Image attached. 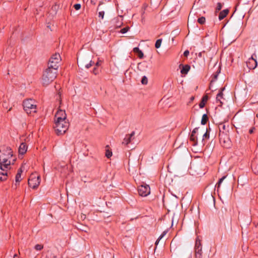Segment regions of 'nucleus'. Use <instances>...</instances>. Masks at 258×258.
Listing matches in <instances>:
<instances>
[{
  "label": "nucleus",
  "instance_id": "obj_1",
  "mask_svg": "<svg viewBox=\"0 0 258 258\" xmlns=\"http://www.w3.org/2000/svg\"><path fill=\"white\" fill-rule=\"evenodd\" d=\"M16 160L12 149L5 145L0 146V165L6 168H11Z\"/></svg>",
  "mask_w": 258,
  "mask_h": 258
},
{
  "label": "nucleus",
  "instance_id": "obj_2",
  "mask_svg": "<svg viewBox=\"0 0 258 258\" xmlns=\"http://www.w3.org/2000/svg\"><path fill=\"white\" fill-rule=\"evenodd\" d=\"M57 71L47 68L44 72L42 83L43 86H47L51 83L57 77Z\"/></svg>",
  "mask_w": 258,
  "mask_h": 258
},
{
  "label": "nucleus",
  "instance_id": "obj_3",
  "mask_svg": "<svg viewBox=\"0 0 258 258\" xmlns=\"http://www.w3.org/2000/svg\"><path fill=\"white\" fill-rule=\"evenodd\" d=\"M69 126V122L68 119L54 121V128L57 135L64 134Z\"/></svg>",
  "mask_w": 258,
  "mask_h": 258
},
{
  "label": "nucleus",
  "instance_id": "obj_4",
  "mask_svg": "<svg viewBox=\"0 0 258 258\" xmlns=\"http://www.w3.org/2000/svg\"><path fill=\"white\" fill-rule=\"evenodd\" d=\"M24 109L28 114H31L36 112V105L32 99L25 100L23 102Z\"/></svg>",
  "mask_w": 258,
  "mask_h": 258
},
{
  "label": "nucleus",
  "instance_id": "obj_5",
  "mask_svg": "<svg viewBox=\"0 0 258 258\" xmlns=\"http://www.w3.org/2000/svg\"><path fill=\"white\" fill-rule=\"evenodd\" d=\"M61 60V57L59 53H55L53 54L50 58L48 63V68L57 71L58 64Z\"/></svg>",
  "mask_w": 258,
  "mask_h": 258
},
{
  "label": "nucleus",
  "instance_id": "obj_6",
  "mask_svg": "<svg viewBox=\"0 0 258 258\" xmlns=\"http://www.w3.org/2000/svg\"><path fill=\"white\" fill-rule=\"evenodd\" d=\"M77 63L79 67H85L86 69L90 68L94 63L92 61L91 56L90 55H85L81 57L79 59L78 58Z\"/></svg>",
  "mask_w": 258,
  "mask_h": 258
},
{
  "label": "nucleus",
  "instance_id": "obj_7",
  "mask_svg": "<svg viewBox=\"0 0 258 258\" xmlns=\"http://www.w3.org/2000/svg\"><path fill=\"white\" fill-rule=\"evenodd\" d=\"M40 183V176L36 173H32L28 179V185L33 189L38 187Z\"/></svg>",
  "mask_w": 258,
  "mask_h": 258
},
{
  "label": "nucleus",
  "instance_id": "obj_8",
  "mask_svg": "<svg viewBox=\"0 0 258 258\" xmlns=\"http://www.w3.org/2000/svg\"><path fill=\"white\" fill-rule=\"evenodd\" d=\"M219 136L220 143L224 147L228 148L230 143L229 133H219Z\"/></svg>",
  "mask_w": 258,
  "mask_h": 258
},
{
  "label": "nucleus",
  "instance_id": "obj_9",
  "mask_svg": "<svg viewBox=\"0 0 258 258\" xmlns=\"http://www.w3.org/2000/svg\"><path fill=\"white\" fill-rule=\"evenodd\" d=\"M247 67L250 70H253L257 67L256 55L254 53L252 54L248 60L246 62Z\"/></svg>",
  "mask_w": 258,
  "mask_h": 258
},
{
  "label": "nucleus",
  "instance_id": "obj_10",
  "mask_svg": "<svg viewBox=\"0 0 258 258\" xmlns=\"http://www.w3.org/2000/svg\"><path fill=\"white\" fill-rule=\"evenodd\" d=\"M195 257L202 258V247L201 240L197 239L195 246Z\"/></svg>",
  "mask_w": 258,
  "mask_h": 258
},
{
  "label": "nucleus",
  "instance_id": "obj_11",
  "mask_svg": "<svg viewBox=\"0 0 258 258\" xmlns=\"http://www.w3.org/2000/svg\"><path fill=\"white\" fill-rule=\"evenodd\" d=\"M138 192L140 196L146 197L150 193V188L148 185H142L138 188Z\"/></svg>",
  "mask_w": 258,
  "mask_h": 258
},
{
  "label": "nucleus",
  "instance_id": "obj_12",
  "mask_svg": "<svg viewBox=\"0 0 258 258\" xmlns=\"http://www.w3.org/2000/svg\"><path fill=\"white\" fill-rule=\"evenodd\" d=\"M10 168L4 167L3 165H0V181L6 180L9 175L8 170Z\"/></svg>",
  "mask_w": 258,
  "mask_h": 258
},
{
  "label": "nucleus",
  "instance_id": "obj_13",
  "mask_svg": "<svg viewBox=\"0 0 258 258\" xmlns=\"http://www.w3.org/2000/svg\"><path fill=\"white\" fill-rule=\"evenodd\" d=\"M67 119V114L65 110L58 109L55 114L54 121H59Z\"/></svg>",
  "mask_w": 258,
  "mask_h": 258
},
{
  "label": "nucleus",
  "instance_id": "obj_14",
  "mask_svg": "<svg viewBox=\"0 0 258 258\" xmlns=\"http://www.w3.org/2000/svg\"><path fill=\"white\" fill-rule=\"evenodd\" d=\"M219 133H229V126L225 123H221L219 124Z\"/></svg>",
  "mask_w": 258,
  "mask_h": 258
},
{
  "label": "nucleus",
  "instance_id": "obj_15",
  "mask_svg": "<svg viewBox=\"0 0 258 258\" xmlns=\"http://www.w3.org/2000/svg\"><path fill=\"white\" fill-rule=\"evenodd\" d=\"M135 134V132H132V133L131 134L126 135V136L125 137L123 140L122 144L126 146L129 143H131L132 140L133 139V137L134 136Z\"/></svg>",
  "mask_w": 258,
  "mask_h": 258
},
{
  "label": "nucleus",
  "instance_id": "obj_16",
  "mask_svg": "<svg viewBox=\"0 0 258 258\" xmlns=\"http://www.w3.org/2000/svg\"><path fill=\"white\" fill-rule=\"evenodd\" d=\"M251 167L255 174L258 173V158H256L252 161Z\"/></svg>",
  "mask_w": 258,
  "mask_h": 258
},
{
  "label": "nucleus",
  "instance_id": "obj_17",
  "mask_svg": "<svg viewBox=\"0 0 258 258\" xmlns=\"http://www.w3.org/2000/svg\"><path fill=\"white\" fill-rule=\"evenodd\" d=\"M224 90H225V87H223V88H221L219 91V92L218 93V94L217 95V96H216V102L217 103L219 102L220 103V105H221L223 103L221 101V99L223 98V92Z\"/></svg>",
  "mask_w": 258,
  "mask_h": 258
},
{
  "label": "nucleus",
  "instance_id": "obj_18",
  "mask_svg": "<svg viewBox=\"0 0 258 258\" xmlns=\"http://www.w3.org/2000/svg\"><path fill=\"white\" fill-rule=\"evenodd\" d=\"M27 151V146L24 143H22L19 146V153L20 154L23 155Z\"/></svg>",
  "mask_w": 258,
  "mask_h": 258
},
{
  "label": "nucleus",
  "instance_id": "obj_19",
  "mask_svg": "<svg viewBox=\"0 0 258 258\" xmlns=\"http://www.w3.org/2000/svg\"><path fill=\"white\" fill-rule=\"evenodd\" d=\"M190 69V67L188 64H185L182 66V68L180 71V73L181 74L186 75L189 72Z\"/></svg>",
  "mask_w": 258,
  "mask_h": 258
},
{
  "label": "nucleus",
  "instance_id": "obj_20",
  "mask_svg": "<svg viewBox=\"0 0 258 258\" xmlns=\"http://www.w3.org/2000/svg\"><path fill=\"white\" fill-rule=\"evenodd\" d=\"M229 13V10L228 9L224 10L220 12L219 15V19L220 20H222L224 18L226 17Z\"/></svg>",
  "mask_w": 258,
  "mask_h": 258
},
{
  "label": "nucleus",
  "instance_id": "obj_21",
  "mask_svg": "<svg viewBox=\"0 0 258 258\" xmlns=\"http://www.w3.org/2000/svg\"><path fill=\"white\" fill-rule=\"evenodd\" d=\"M23 172V170L21 168H19L18 170V172H17V174L16 175V177H15V181L16 182H19L22 178H21V174Z\"/></svg>",
  "mask_w": 258,
  "mask_h": 258
},
{
  "label": "nucleus",
  "instance_id": "obj_22",
  "mask_svg": "<svg viewBox=\"0 0 258 258\" xmlns=\"http://www.w3.org/2000/svg\"><path fill=\"white\" fill-rule=\"evenodd\" d=\"M208 100V97L207 95L203 97L202 100L199 104V106L201 108H202L205 106V104L207 102Z\"/></svg>",
  "mask_w": 258,
  "mask_h": 258
},
{
  "label": "nucleus",
  "instance_id": "obj_23",
  "mask_svg": "<svg viewBox=\"0 0 258 258\" xmlns=\"http://www.w3.org/2000/svg\"><path fill=\"white\" fill-rule=\"evenodd\" d=\"M133 51L138 54V56L140 58H142L143 57L144 53L138 47H135L133 49Z\"/></svg>",
  "mask_w": 258,
  "mask_h": 258
},
{
  "label": "nucleus",
  "instance_id": "obj_24",
  "mask_svg": "<svg viewBox=\"0 0 258 258\" xmlns=\"http://www.w3.org/2000/svg\"><path fill=\"white\" fill-rule=\"evenodd\" d=\"M208 120V117L207 116V115L206 114H204L203 116H202V120H201V124H205L207 121Z\"/></svg>",
  "mask_w": 258,
  "mask_h": 258
},
{
  "label": "nucleus",
  "instance_id": "obj_25",
  "mask_svg": "<svg viewBox=\"0 0 258 258\" xmlns=\"http://www.w3.org/2000/svg\"><path fill=\"white\" fill-rule=\"evenodd\" d=\"M190 140L194 142L195 143V145L197 144V137L195 134H191Z\"/></svg>",
  "mask_w": 258,
  "mask_h": 258
},
{
  "label": "nucleus",
  "instance_id": "obj_26",
  "mask_svg": "<svg viewBox=\"0 0 258 258\" xmlns=\"http://www.w3.org/2000/svg\"><path fill=\"white\" fill-rule=\"evenodd\" d=\"M226 177V176H223L222 178H221L219 181L218 182V183H217V184L216 185V187L217 188V189H218V188L220 187V185L221 184V183L222 182V181L225 179V178Z\"/></svg>",
  "mask_w": 258,
  "mask_h": 258
},
{
  "label": "nucleus",
  "instance_id": "obj_27",
  "mask_svg": "<svg viewBox=\"0 0 258 258\" xmlns=\"http://www.w3.org/2000/svg\"><path fill=\"white\" fill-rule=\"evenodd\" d=\"M206 22V18L204 17H201L198 19V22L200 24H204Z\"/></svg>",
  "mask_w": 258,
  "mask_h": 258
},
{
  "label": "nucleus",
  "instance_id": "obj_28",
  "mask_svg": "<svg viewBox=\"0 0 258 258\" xmlns=\"http://www.w3.org/2000/svg\"><path fill=\"white\" fill-rule=\"evenodd\" d=\"M162 41V39H159L156 41L155 46L156 48H159L161 46Z\"/></svg>",
  "mask_w": 258,
  "mask_h": 258
},
{
  "label": "nucleus",
  "instance_id": "obj_29",
  "mask_svg": "<svg viewBox=\"0 0 258 258\" xmlns=\"http://www.w3.org/2000/svg\"><path fill=\"white\" fill-rule=\"evenodd\" d=\"M219 73L218 71H217L215 74H213L212 75V80H211V82H213L215 81L216 80H217Z\"/></svg>",
  "mask_w": 258,
  "mask_h": 258
},
{
  "label": "nucleus",
  "instance_id": "obj_30",
  "mask_svg": "<svg viewBox=\"0 0 258 258\" xmlns=\"http://www.w3.org/2000/svg\"><path fill=\"white\" fill-rule=\"evenodd\" d=\"M166 231H164L163 232V233L159 237V238H158V239L156 240V242H155V244L156 245H157L159 242V241L162 238V237L166 234Z\"/></svg>",
  "mask_w": 258,
  "mask_h": 258
},
{
  "label": "nucleus",
  "instance_id": "obj_31",
  "mask_svg": "<svg viewBox=\"0 0 258 258\" xmlns=\"http://www.w3.org/2000/svg\"><path fill=\"white\" fill-rule=\"evenodd\" d=\"M130 29L129 27H125L122 29H121L120 31V32L122 34H124L126 33Z\"/></svg>",
  "mask_w": 258,
  "mask_h": 258
},
{
  "label": "nucleus",
  "instance_id": "obj_32",
  "mask_svg": "<svg viewBox=\"0 0 258 258\" xmlns=\"http://www.w3.org/2000/svg\"><path fill=\"white\" fill-rule=\"evenodd\" d=\"M142 84L146 85L148 83V79L146 76H144L141 80Z\"/></svg>",
  "mask_w": 258,
  "mask_h": 258
},
{
  "label": "nucleus",
  "instance_id": "obj_33",
  "mask_svg": "<svg viewBox=\"0 0 258 258\" xmlns=\"http://www.w3.org/2000/svg\"><path fill=\"white\" fill-rule=\"evenodd\" d=\"M105 156L108 158H110L112 156V152L109 150H106Z\"/></svg>",
  "mask_w": 258,
  "mask_h": 258
},
{
  "label": "nucleus",
  "instance_id": "obj_34",
  "mask_svg": "<svg viewBox=\"0 0 258 258\" xmlns=\"http://www.w3.org/2000/svg\"><path fill=\"white\" fill-rule=\"evenodd\" d=\"M35 248L37 250H40L43 248V245L41 244H36L35 246Z\"/></svg>",
  "mask_w": 258,
  "mask_h": 258
},
{
  "label": "nucleus",
  "instance_id": "obj_35",
  "mask_svg": "<svg viewBox=\"0 0 258 258\" xmlns=\"http://www.w3.org/2000/svg\"><path fill=\"white\" fill-rule=\"evenodd\" d=\"M222 7V4L220 3H218L217 4V8H216V11H219L220 10H221Z\"/></svg>",
  "mask_w": 258,
  "mask_h": 258
},
{
  "label": "nucleus",
  "instance_id": "obj_36",
  "mask_svg": "<svg viewBox=\"0 0 258 258\" xmlns=\"http://www.w3.org/2000/svg\"><path fill=\"white\" fill-rule=\"evenodd\" d=\"M74 7L76 10H79L81 9V6L80 4H76L74 6Z\"/></svg>",
  "mask_w": 258,
  "mask_h": 258
},
{
  "label": "nucleus",
  "instance_id": "obj_37",
  "mask_svg": "<svg viewBox=\"0 0 258 258\" xmlns=\"http://www.w3.org/2000/svg\"><path fill=\"white\" fill-rule=\"evenodd\" d=\"M104 14H105V13L103 11L99 12V14H98L99 17L101 18L102 19H103L104 18Z\"/></svg>",
  "mask_w": 258,
  "mask_h": 258
},
{
  "label": "nucleus",
  "instance_id": "obj_38",
  "mask_svg": "<svg viewBox=\"0 0 258 258\" xmlns=\"http://www.w3.org/2000/svg\"><path fill=\"white\" fill-rule=\"evenodd\" d=\"M209 138V134L208 133V131H207V132L203 135V139L204 138Z\"/></svg>",
  "mask_w": 258,
  "mask_h": 258
},
{
  "label": "nucleus",
  "instance_id": "obj_39",
  "mask_svg": "<svg viewBox=\"0 0 258 258\" xmlns=\"http://www.w3.org/2000/svg\"><path fill=\"white\" fill-rule=\"evenodd\" d=\"M93 73L95 75H97L98 74V71L97 69H96V68H94V69L93 70Z\"/></svg>",
  "mask_w": 258,
  "mask_h": 258
},
{
  "label": "nucleus",
  "instance_id": "obj_40",
  "mask_svg": "<svg viewBox=\"0 0 258 258\" xmlns=\"http://www.w3.org/2000/svg\"><path fill=\"white\" fill-rule=\"evenodd\" d=\"M199 128L198 127H196L195 128H194L193 130V131H192V133L191 134H196V133H197V131L198 130Z\"/></svg>",
  "mask_w": 258,
  "mask_h": 258
},
{
  "label": "nucleus",
  "instance_id": "obj_41",
  "mask_svg": "<svg viewBox=\"0 0 258 258\" xmlns=\"http://www.w3.org/2000/svg\"><path fill=\"white\" fill-rule=\"evenodd\" d=\"M254 130H255V128L254 127H252L251 128H250L249 130V134H252L254 132Z\"/></svg>",
  "mask_w": 258,
  "mask_h": 258
},
{
  "label": "nucleus",
  "instance_id": "obj_42",
  "mask_svg": "<svg viewBox=\"0 0 258 258\" xmlns=\"http://www.w3.org/2000/svg\"><path fill=\"white\" fill-rule=\"evenodd\" d=\"M183 54L185 56H187L189 54V51L188 50H185L184 53H183Z\"/></svg>",
  "mask_w": 258,
  "mask_h": 258
},
{
  "label": "nucleus",
  "instance_id": "obj_43",
  "mask_svg": "<svg viewBox=\"0 0 258 258\" xmlns=\"http://www.w3.org/2000/svg\"><path fill=\"white\" fill-rule=\"evenodd\" d=\"M195 98L194 96H192L191 97V98H190V100L191 101H193L194 100Z\"/></svg>",
  "mask_w": 258,
  "mask_h": 258
},
{
  "label": "nucleus",
  "instance_id": "obj_44",
  "mask_svg": "<svg viewBox=\"0 0 258 258\" xmlns=\"http://www.w3.org/2000/svg\"><path fill=\"white\" fill-rule=\"evenodd\" d=\"M99 65V62H97L96 63V66H98Z\"/></svg>",
  "mask_w": 258,
  "mask_h": 258
},
{
  "label": "nucleus",
  "instance_id": "obj_45",
  "mask_svg": "<svg viewBox=\"0 0 258 258\" xmlns=\"http://www.w3.org/2000/svg\"><path fill=\"white\" fill-rule=\"evenodd\" d=\"M17 256V254H15L14 255V258H16Z\"/></svg>",
  "mask_w": 258,
  "mask_h": 258
}]
</instances>
